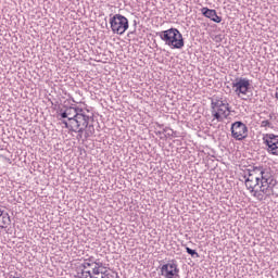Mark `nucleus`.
<instances>
[{
  "label": "nucleus",
  "mask_w": 278,
  "mask_h": 278,
  "mask_svg": "<svg viewBox=\"0 0 278 278\" xmlns=\"http://www.w3.org/2000/svg\"><path fill=\"white\" fill-rule=\"evenodd\" d=\"M245 172L261 181L260 191L263 192L266 198L278 197V190H275V188H277V180L273 177L270 168L264 166H252Z\"/></svg>",
  "instance_id": "nucleus-1"
},
{
  "label": "nucleus",
  "mask_w": 278,
  "mask_h": 278,
  "mask_svg": "<svg viewBox=\"0 0 278 278\" xmlns=\"http://www.w3.org/2000/svg\"><path fill=\"white\" fill-rule=\"evenodd\" d=\"M211 114L214 121L223 123V121L229 118L231 114L229 103L220 97H213L211 99Z\"/></svg>",
  "instance_id": "nucleus-2"
},
{
  "label": "nucleus",
  "mask_w": 278,
  "mask_h": 278,
  "mask_svg": "<svg viewBox=\"0 0 278 278\" xmlns=\"http://www.w3.org/2000/svg\"><path fill=\"white\" fill-rule=\"evenodd\" d=\"M156 36L172 49H184V35L177 28H169L167 30L156 33Z\"/></svg>",
  "instance_id": "nucleus-3"
},
{
  "label": "nucleus",
  "mask_w": 278,
  "mask_h": 278,
  "mask_svg": "<svg viewBox=\"0 0 278 278\" xmlns=\"http://www.w3.org/2000/svg\"><path fill=\"white\" fill-rule=\"evenodd\" d=\"M110 25L113 34L123 36L129 29V20L125 15L117 13L110 17Z\"/></svg>",
  "instance_id": "nucleus-4"
},
{
  "label": "nucleus",
  "mask_w": 278,
  "mask_h": 278,
  "mask_svg": "<svg viewBox=\"0 0 278 278\" xmlns=\"http://www.w3.org/2000/svg\"><path fill=\"white\" fill-rule=\"evenodd\" d=\"M92 119V116L88 115V111L80 109L76 115V118L72 119L71 126L73 131H79L80 134H84V131H86L88 128L90 121Z\"/></svg>",
  "instance_id": "nucleus-5"
},
{
  "label": "nucleus",
  "mask_w": 278,
  "mask_h": 278,
  "mask_svg": "<svg viewBox=\"0 0 278 278\" xmlns=\"http://www.w3.org/2000/svg\"><path fill=\"white\" fill-rule=\"evenodd\" d=\"M231 86L237 97H240V94L247 96L249 94V90H251V80L242 77L236 78Z\"/></svg>",
  "instance_id": "nucleus-6"
},
{
  "label": "nucleus",
  "mask_w": 278,
  "mask_h": 278,
  "mask_svg": "<svg viewBox=\"0 0 278 278\" xmlns=\"http://www.w3.org/2000/svg\"><path fill=\"white\" fill-rule=\"evenodd\" d=\"M230 131L235 140H244L249 136V127L242 122L232 123Z\"/></svg>",
  "instance_id": "nucleus-7"
},
{
  "label": "nucleus",
  "mask_w": 278,
  "mask_h": 278,
  "mask_svg": "<svg viewBox=\"0 0 278 278\" xmlns=\"http://www.w3.org/2000/svg\"><path fill=\"white\" fill-rule=\"evenodd\" d=\"M263 143L265 144L267 153L278 155V136L275 134H266L263 136Z\"/></svg>",
  "instance_id": "nucleus-8"
},
{
  "label": "nucleus",
  "mask_w": 278,
  "mask_h": 278,
  "mask_svg": "<svg viewBox=\"0 0 278 278\" xmlns=\"http://www.w3.org/2000/svg\"><path fill=\"white\" fill-rule=\"evenodd\" d=\"M161 275L165 278H179V266L177 262L170 261L161 267Z\"/></svg>",
  "instance_id": "nucleus-9"
},
{
  "label": "nucleus",
  "mask_w": 278,
  "mask_h": 278,
  "mask_svg": "<svg viewBox=\"0 0 278 278\" xmlns=\"http://www.w3.org/2000/svg\"><path fill=\"white\" fill-rule=\"evenodd\" d=\"M243 179H245L244 184L250 192H255V189H260V186H262V181L252 176L249 172H244Z\"/></svg>",
  "instance_id": "nucleus-10"
},
{
  "label": "nucleus",
  "mask_w": 278,
  "mask_h": 278,
  "mask_svg": "<svg viewBox=\"0 0 278 278\" xmlns=\"http://www.w3.org/2000/svg\"><path fill=\"white\" fill-rule=\"evenodd\" d=\"M79 110H81V108L79 106H68L65 110L60 111V116L61 118H67V121H71L72 125L73 121H75V118L79 114Z\"/></svg>",
  "instance_id": "nucleus-11"
},
{
  "label": "nucleus",
  "mask_w": 278,
  "mask_h": 278,
  "mask_svg": "<svg viewBox=\"0 0 278 278\" xmlns=\"http://www.w3.org/2000/svg\"><path fill=\"white\" fill-rule=\"evenodd\" d=\"M103 263H97V267H92L93 278H110L112 275L108 269L103 270Z\"/></svg>",
  "instance_id": "nucleus-12"
},
{
  "label": "nucleus",
  "mask_w": 278,
  "mask_h": 278,
  "mask_svg": "<svg viewBox=\"0 0 278 278\" xmlns=\"http://www.w3.org/2000/svg\"><path fill=\"white\" fill-rule=\"evenodd\" d=\"M201 12H202L203 16L213 21V23H222L223 22V17L218 16V14L216 13V10H214V9L202 8Z\"/></svg>",
  "instance_id": "nucleus-13"
},
{
  "label": "nucleus",
  "mask_w": 278,
  "mask_h": 278,
  "mask_svg": "<svg viewBox=\"0 0 278 278\" xmlns=\"http://www.w3.org/2000/svg\"><path fill=\"white\" fill-rule=\"evenodd\" d=\"M10 223H12L10 214L3 213V211L0 210V229H5Z\"/></svg>",
  "instance_id": "nucleus-14"
},
{
  "label": "nucleus",
  "mask_w": 278,
  "mask_h": 278,
  "mask_svg": "<svg viewBox=\"0 0 278 278\" xmlns=\"http://www.w3.org/2000/svg\"><path fill=\"white\" fill-rule=\"evenodd\" d=\"M76 278H93V274L88 269L78 268Z\"/></svg>",
  "instance_id": "nucleus-15"
},
{
  "label": "nucleus",
  "mask_w": 278,
  "mask_h": 278,
  "mask_svg": "<svg viewBox=\"0 0 278 278\" xmlns=\"http://www.w3.org/2000/svg\"><path fill=\"white\" fill-rule=\"evenodd\" d=\"M87 130L85 131V138H90V136H93L94 134V125L88 124Z\"/></svg>",
  "instance_id": "nucleus-16"
},
{
  "label": "nucleus",
  "mask_w": 278,
  "mask_h": 278,
  "mask_svg": "<svg viewBox=\"0 0 278 278\" xmlns=\"http://www.w3.org/2000/svg\"><path fill=\"white\" fill-rule=\"evenodd\" d=\"M252 194H253V197H255V199H257L258 201H264V192H262L261 190H255L254 189V191H250Z\"/></svg>",
  "instance_id": "nucleus-17"
},
{
  "label": "nucleus",
  "mask_w": 278,
  "mask_h": 278,
  "mask_svg": "<svg viewBox=\"0 0 278 278\" xmlns=\"http://www.w3.org/2000/svg\"><path fill=\"white\" fill-rule=\"evenodd\" d=\"M87 262H88L89 264H91V266H92L93 268H97V264H103V262H101V260L94 258L93 256H90L89 258H87Z\"/></svg>",
  "instance_id": "nucleus-18"
},
{
  "label": "nucleus",
  "mask_w": 278,
  "mask_h": 278,
  "mask_svg": "<svg viewBox=\"0 0 278 278\" xmlns=\"http://www.w3.org/2000/svg\"><path fill=\"white\" fill-rule=\"evenodd\" d=\"M186 252L191 255V257H200L199 252L197 250H192L189 247L185 245Z\"/></svg>",
  "instance_id": "nucleus-19"
},
{
  "label": "nucleus",
  "mask_w": 278,
  "mask_h": 278,
  "mask_svg": "<svg viewBox=\"0 0 278 278\" xmlns=\"http://www.w3.org/2000/svg\"><path fill=\"white\" fill-rule=\"evenodd\" d=\"M80 270H88V268H93L92 264L89 263L87 260H85V262L80 265Z\"/></svg>",
  "instance_id": "nucleus-20"
},
{
  "label": "nucleus",
  "mask_w": 278,
  "mask_h": 278,
  "mask_svg": "<svg viewBox=\"0 0 278 278\" xmlns=\"http://www.w3.org/2000/svg\"><path fill=\"white\" fill-rule=\"evenodd\" d=\"M261 127H264V128L269 127V129H273V123H270V121L268 119L262 121Z\"/></svg>",
  "instance_id": "nucleus-21"
},
{
  "label": "nucleus",
  "mask_w": 278,
  "mask_h": 278,
  "mask_svg": "<svg viewBox=\"0 0 278 278\" xmlns=\"http://www.w3.org/2000/svg\"><path fill=\"white\" fill-rule=\"evenodd\" d=\"M62 124L65 126V129H70V131H73V126L71 125V121L63 119Z\"/></svg>",
  "instance_id": "nucleus-22"
},
{
  "label": "nucleus",
  "mask_w": 278,
  "mask_h": 278,
  "mask_svg": "<svg viewBox=\"0 0 278 278\" xmlns=\"http://www.w3.org/2000/svg\"><path fill=\"white\" fill-rule=\"evenodd\" d=\"M214 41L215 42H223V37H220V35H217V36H215Z\"/></svg>",
  "instance_id": "nucleus-23"
},
{
  "label": "nucleus",
  "mask_w": 278,
  "mask_h": 278,
  "mask_svg": "<svg viewBox=\"0 0 278 278\" xmlns=\"http://www.w3.org/2000/svg\"><path fill=\"white\" fill-rule=\"evenodd\" d=\"M9 278H21L18 273L10 274Z\"/></svg>",
  "instance_id": "nucleus-24"
},
{
  "label": "nucleus",
  "mask_w": 278,
  "mask_h": 278,
  "mask_svg": "<svg viewBox=\"0 0 278 278\" xmlns=\"http://www.w3.org/2000/svg\"><path fill=\"white\" fill-rule=\"evenodd\" d=\"M74 132H75V134H78V135H77L78 140H80L81 136H84V132H80V131H74Z\"/></svg>",
  "instance_id": "nucleus-25"
},
{
  "label": "nucleus",
  "mask_w": 278,
  "mask_h": 278,
  "mask_svg": "<svg viewBox=\"0 0 278 278\" xmlns=\"http://www.w3.org/2000/svg\"><path fill=\"white\" fill-rule=\"evenodd\" d=\"M275 99H278V92L275 93Z\"/></svg>",
  "instance_id": "nucleus-26"
},
{
  "label": "nucleus",
  "mask_w": 278,
  "mask_h": 278,
  "mask_svg": "<svg viewBox=\"0 0 278 278\" xmlns=\"http://www.w3.org/2000/svg\"><path fill=\"white\" fill-rule=\"evenodd\" d=\"M169 131H172V136H173V134H175V131L173 129H170Z\"/></svg>",
  "instance_id": "nucleus-27"
},
{
  "label": "nucleus",
  "mask_w": 278,
  "mask_h": 278,
  "mask_svg": "<svg viewBox=\"0 0 278 278\" xmlns=\"http://www.w3.org/2000/svg\"><path fill=\"white\" fill-rule=\"evenodd\" d=\"M269 118H273V114L269 115Z\"/></svg>",
  "instance_id": "nucleus-28"
},
{
  "label": "nucleus",
  "mask_w": 278,
  "mask_h": 278,
  "mask_svg": "<svg viewBox=\"0 0 278 278\" xmlns=\"http://www.w3.org/2000/svg\"><path fill=\"white\" fill-rule=\"evenodd\" d=\"M157 126H159V127H162V125H161V124H157Z\"/></svg>",
  "instance_id": "nucleus-29"
},
{
  "label": "nucleus",
  "mask_w": 278,
  "mask_h": 278,
  "mask_svg": "<svg viewBox=\"0 0 278 278\" xmlns=\"http://www.w3.org/2000/svg\"><path fill=\"white\" fill-rule=\"evenodd\" d=\"M157 126H159V127H162V125H161V124H157Z\"/></svg>",
  "instance_id": "nucleus-30"
}]
</instances>
